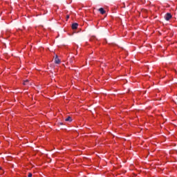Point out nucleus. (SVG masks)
Masks as SVG:
<instances>
[{"label": "nucleus", "instance_id": "3", "mask_svg": "<svg viewBox=\"0 0 177 177\" xmlns=\"http://www.w3.org/2000/svg\"><path fill=\"white\" fill-rule=\"evenodd\" d=\"M99 12H100L101 15H104V13H106V10H104V9H103V8H100L99 9Z\"/></svg>", "mask_w": 177, "mask_h": 177}, {"label": "nucleus", "instance_id": "7", "mask_svg": "<svg viewBox=\"0 0 177 177\" xmlns=\"http://www.w3.org/2000/svg\"><path fill=\"white\" fill-rule=\"evenodd\" d=\"M32 174L29 173L28 175V177H32Z\"/></svg>", "mask_w": 177, "mask_h": 177}, {"label": "nucleus", "instance_id": "6", "mask_svg": "<svg viewBox=\"0 0 177 177\" xmlns=\"http://www.w3.org/2000/svg\"><path fill=\"white\" fill-rule=\"evenodd\" d=\"M28 82H29V80H25L24 82V85H27V84H28Z\"/></svg>", "mask_w": 177, "mask_h": 177}, {"label": "nucleus", "instance_id": "4", "mask_svg": "<svg viewBox=\"0 0 177 177\" xmlns=\"http://www.w3.org/2000/svg\"><path fill=\"white\" fill-rule=\"evenodd\" d=\"M55 63L56 64H60V59H59V58H57V57H56L55 59Z\"/></svg>", "mask_w": 177, "mask_h": 177}, {"label": "nucleus", "instance_id": "1", "mask_svg": "<svg viewBox=\"0 0 177 177\" xmlns=\"http://www.w3.org/2000/svg\"><path fill=\"white\" fill-rule=\"evenodd\" d=\"M165 20H167V21L171 20V19H172V15H171V13H167L165 15Z\"/></svg>", "mask_w": 177, "mask_h": 177}, {"label": "nucleus", "instance_id": "8", "mask_svg": "<svg viewBox=\"0 0 177 177\" xmlns=\"http://www.w3.org/2000/svg\"><path fill=\"white\" fill-rule=\"evenodd\" d=\"M66 19H70V16H69V15H67V16H66Z\"/></svg>", "mask_w": 177, "mask_h": 177}, {"label": "nucleus", "instance_id": "2", "mask_svg": "<svg viewBox=\"0 0 177 177\" xmlns=\"http://www.w3.org/2000/svg\"><path fill=\"white\" fill-rule=\"evenodd\" d=\"M77 27H78V24L75 23V24H72L73 30H77Z\"/></svg>", "mask_w": 177, "mask_h": 177}, {"label": "nucleus", "instance_id": "5", "mask_svg": "<svg viewBox=\"0 0 177 177\" xmlns=\"http://www.w3.org/2000/svg\"><path fill=\"white\" fill-rule=\"evenodd\" d=\"M65 121L71 122V121H73V119L71 118V117L68 116L67 118L65 119Z\"/></svg>", "mask_w": 177, "mask_h": 177}]
</instances>
